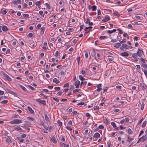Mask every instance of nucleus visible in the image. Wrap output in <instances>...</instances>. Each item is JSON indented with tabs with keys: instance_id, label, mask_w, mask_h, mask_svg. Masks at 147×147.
I'll use <instances>...</instances> for the list:
<instances>
[{
	"instance_id": "obj_1",
	"label": "nucleus",
	"mask_w": 147,
	"mask_h": 147,
	"mask_svg": "<svg viewBox=\"0 0 147 147\" xmlns=\"http://www.w3.org/2000/svg\"><path fill=\"white\" fill-rule=\"evenodd\" d=\"M22 120L18 119H14L11 121L10 123L12 124H18L22 122Z\"/></svg>"
},
{
	"instance_id": "obj_2",
	"label": "nucleus",
	"mask_w": 147,
	"mask_h": 147,
	"mask_svg": "<svg viewBox=\"0 0 147 147\" xmlns=\"http://www.w3.org/2000/svg\"><path fill=\"white\" fill-rule=\"evenodd\" d=\"M4 77L7 80L9 81H11V78L7 74L5 73L3 74Z\"/></svg>"
},
{
	"instance_id": "obj_3",
	"label": "nucleus",
	"mask_w": 147,
	"mask_h": 147,
	"mask_svg": "<svg viewBox=\"0 0 147 147\" xmlns=\"http://www.w3.org/2000/svg\"><path fill=\"white\" fill-rule=\"evenodd\" d=\"M143 53V51L139 48L138 49V51L137 53L139 57H141Z\"/></svg>"
},
{
	"instance_id": "obj_4",
	"label": "nucleus",
	"mask_w": 147,
	"mask_h": 147,
	"mask_svg": "<svg viewBox=\"0 0 147 147\" xmlns=\"http://www.w3.org/2000/svg\"><path fill=\"white\" fill-rule=\"evenodd\" d=\"M85 23L86 24H89L88 25L89 26H92L93 24L92 22H90V20L88 18H87Z\"/></svg>"
},
{
	"instance_id": "obj_5",
	"label": "nucleus",
	"mask_w": 147,
	"mask_h": 147,
	"mask_svg": "<svg viewBox=\"0 0 147 147\" xmlns=\"http://www.w3.org/2000/svg\"><path fill=\"white\" fill-rule=\"evenodd\" d=\"M36 100V102H39L43 105H46V102L45 100H40V99H37Z\"/></svg>"
},
{
	"instance_id": "obj_6",
	"label": "nucleus",
	"mask_w": 147,
	"mask_h": 147,
	"mask_svg": "<svg viewBox=\"0 0 147 147\" xmlns=\"http://www.w3.org/2000/svg\"><path fill=\"white\" fill-rule=\"evenodd\" d=\"M80 84V82L79 80L76 81L74 84V85L76 86V88H79V86Z\"/></svg>"
},
{
	"instance_id": "obj_7",
	"label": "nucleus",
	"mask_w": 147,
	"mask_h": 147,
	"mask_svg": "<svg viewBox=\"0 0 147 147\" xmlns=\"http://www.w3.org/2000/svg\"><path fill=\"white\" fill-rule=\"evenodd\" d=\"M6 90H7L9 93L14 95V96H17V94L11 90L7 88L6 89Z\"/></svg>"
},
{
	"instance_id": "obj_8",
	"label": "nucleus",
	"mask_w": 147,
	"mask_h": 147,
	"mask_svg": "<svg viewBox=\"0 0 147 147\" xmlns=\"http://www.w3.org/2000/svg\"><path fill=\"white\" fill-rule=\"evenodd\" d=\"M111 124L113 127L115 128L117 130H118V129L119 127H117V125L114 122H111Z\"/></svg>"
},
{
	"instance_id": "obj_9",
	"label": "nucleus",
	"mask_w": 147,
	"mask_h": 147,
	"mask_svg": "<svg viewBox=\"0 0 147 147\" xmlns=\"http://www.w3.org/2000/svg\"><path fill=\"white\" fill-rule=\"evenodd\" d=\"M142 137V142H144L147 140V134H146L144 136H143Z\"/></svg>"
},
{
	"instance_id": "obj_10",
	"label": "nucleus",
	"mask_w": 147,
	"mask_h": 147,
	"mask_svg": "<svg viewBox=\"0 0 147 147\" xmlns=\"http://www.w3.org/2000/svg\"><path fill=\"white\" fill-rule=\"evenodd\" d=\"M51 140L53 143L55 144L56 143L57 141L55 137H54L53 136H51Z\"/></svg>"
},
{
	"instance_id": "obj_11",
	"label": "nucleus",
	"mask_w": 147,
	"mask_h": 147,
	"mask_svg": "<svg viewBox=\"0 0 147 147\" xmlns=\"http://www.w3.org/2000/svg\"><path fill=\"white\" fill-rule=\"evenodd\" d=\"M121 46V44L120 43L118 42L115 44L114 47L115 48H118Z\"/></svg>"
},
{
	"instance_id": "obj_12",
	"label": "nucleus",
	"mask_w": 147,
	"mask_h": 147,
	"mask_svg": "<svg viewBox=\"0 0 147 147\" xmlns=\"http://www.w3.org/2000/svg\"><path fill=\"white\" fill-rule=\"evenodd\" d=\"M121 55L123 56H127V57L129 56V53L126 52H125L122 53L121 54Z\"/></svg>"
},
{
	"instance_id": "obj_13",
	"label": "nucleus",
	"mask_w": 147,
	"mask_h": 147,
	"mask_svg": "<svg viewBox=\"0 0 147 147\" xmlns=\"http://www.w3.org/2000/svg\"><path fill=\"white\" fill-rule=\"evenodd\" d=\"M53 82L56 84H59L60 82L59 80H58L56 78H54L53 80Z\"/></svg>"
},
{
	"instance_id": "obj_14",
	"label": "nucleus",
	"mask_w": 147,
	"mask_h": 147,
	"mask_svg": "<svg viewBox=\"0 0 147 147\" xmlns=\"http://www.w3.org/2000/svg\"><path fill=\"white\" fill-rule=\"evenodd\" d=\"M1 27L3 30L4 32H6L8 30L7 26H2Z\"/></svg>"
},
{
	"instance_id": "obj_15",
	"label": "nucleus",
	"mask_w": 147,
	"mask_h": 147,
	"mask_svg": "<svg viewBox=\"0 0 147 147\" xmlns=\"http://www.w3.org/2000/svg\"><path fill=\"white\" fill-rule=\"evenodd\" d=\"M109 34H111L113 33V32H115L116 31V30L115 29H113L112 30H109L106 31Z\"/></svg>"
},
{
	"instance_id": "obj_16",
	"label": "nucleus",
	"mask_w": 147,
	"mask_h": 147,
	"mask_svg": "<svg viewBox=\"0 0 147 147\" xmlns=\"http://www.w3.org/2000/svg\"><path fill=\"white\" fill-rule=\"evenodd\" d=\"M28 111L30 112V113H34V111H33V110L30 107H28Z\"/></svg>"
},
{
	"instance_id": "obj_17",
	"label": "nucleus",
	"mask_w": 147,
	"mask_h": 147,
	"mask_svg": "<svg viewBox=\"0 0 147 147\" xmlns=\"http://www.w3.org/2000/svg\"><path fill=\"white\" fill-rule=\"evenodd\" d=\"M140 86L143 88L144 89H146V86L145 84H143L142 83H140Z\"/></svg>"
},
{
	"instance_id": "obj_18",
	"label": "nucleus",
	"mask_w": 147,
	"mask_h": 147,
	"mask_svg": "<svg viewBox=\"0 0 147 147\" xmlns=\"http://www.w3.org/2000/svg\"><path fill=\"white\" fill-rule=\"evenodd\" d=\"M14 129L17 130H20V131H22V129L20 128V127L19 126H17L16 127H14Z\"/></svg>"
},
{
	"instance_id": "obj_19",
	"label": "nucleus",
	"mask_w": 147,
	"mask_h": 147,
	"mask_svg": "<svg viewBox=\"0 0 147 147\" xmlns=\"http://www.w3.org/2000/svg\"><path fill=\"white\" fill-rule=\"evenodd\" d=\"M100 135L98 133H96L94 135V137L98 138L100 137Z\"/></svg>"
},
{
	"instance_id": "obj_20",
	"label": "nucleus",
	"mask_w": 147,
	"mask_h": 147,
	"mask_svg": "<svg viewBox=\"0 0 147 147\" xmlns=\"http://www.w3.org/2000/svg\"><path fill=\"white\" fill-rule=\"evenodd\" d=\"M20 88H21L25 92H27V90L26 89L24 86H22V85H20Z\"/></svg>"
},
{
	"instance_id": "obj_21",
	"label": "nucleus",
	"mask_w": 147,
	"mask_h": 147,
	"mask_svg": "<svg viewBox=\"0 0 147 147\" xmlns=\"http://www.w3.org/2000/svg\"><path fill=\"white\" fill-rule=\"evenodd\" d=\"M147 123V121H144L143 123L142 124V128H144L146 126V124Z\"/></svg>"
},
{
	"instance_id": "obj_22",
	"label": "nucleus",
	"mask_w": 147,
	"mask_h": 147,
	"mask_svg": "<svg viewBox=\"0 0 147 147\" xmlns=\"http://www.w3.org/2000/svg\"><path fill=\"white\" fill-rule=\"evenodd\" d=\"M45 29V28L44 27H42L41 28V33L43 34Z\"/></svg>"
},
{
	"instance_id": "obj_23",
	"label": "nucleus",
	"mask_w": 147,
	"mask_h": 147,
	"mask_svg": "<svg viewBox=\"0 0 147 147\" xmlns=\"http://www.w3.org/2000/svg\"><path fill=\"white\" fill-rule=\"evenodd\" d=\"M45 119L46 121H49V117H48L47 114L45 113Z\"/></svg>"
},
{
	"instance_id": "obj_24",
	"label": "nucleus",
	"mask_w": 147,
	"mask_h": 147,
	"mask_svg": "<svg viewBox=\"0 0 147 147\" xmlns=\"http://www.w3.org/2000/svg\"><path fill=\"white\" fill-rule=\"evenodd\" d=\"M27 119L28 120L32 121H33L34 120V118L29 117H27Z\"/></svg>"
},
{
	"instance_id": "obj_25",
	"label": "nucleus",
	"mask_w": 147,
	"mask_h": 147,
	"mask_svg": "<svg viewBox=\"0 0 147 147\" xmlns=\"http://www.w3.org/2000/svg\"><path fill=\"white\" fill-rule=\"evenodd\" d=\"M135 17L137 20H141L142 19V18H141V17L139 16L136 15Z\"/></svg>"
},
{
	"instance_id": "obj_26",
	"label": "nucleus",
	"mask_w": 147,
	"mask_h": 147,
	"mask_svg": "<svg viewBox=\"0 0 147 147\" xmlns=\"http://www.w3.org/2000/svg\"><path fill=\"white\" fill-rule=\"evenodd\" d=\"M96 54V51L95 50H93L92 51V52L91 53V55L92 57H94L95 55Z\"/></svg>"
},
{
	"instance_id": "obj_27",
	"label": "nucleus",
	"mask_w": 147,
	"mask_h": 147,
	"mask_svg": "<svg viewBox=\"0 0 147 147\" xmlns=\"http://www.w3.org/2000/svg\"><path fill=\"white\" fill-rule=\"evenodd\" d=\"M122 46L125 48L127 49H129V48H127L128 45L126 44H123Z\"/></svg>"
},
{
	"instance_id": "obj_28",
	"label": "nucleus",
	"mask_w": 147,
	"mask_h": 147,
	"mask_svg": "<svg viewBox=\"0 0 147 147\" xmlns=\"http://www.w3.org/2000/svg\"><path fill=\"white\" fill-rule=\"evenodd\" d=\"M92 11H96L97 9V7L96 6L94 5L92 6Z\"/></svg>"
},
{
	"instance_id": "obj_29",
	"label": "nucleus",
	"mask_w": 147,
	"mask_h": 147,
	"mask_svg": "<svg viewBox=\"0 0 147 147\" xmlns=\"http://www.w3.org/2000/svg\"><path fill=\"white\" fill-rule=\"evenodd\" d=\"M79 78L82 81H84L85 80V78L82 77L81 75H79Z\"/></svg>"
},
{
	"instance_id": "obj_30",
	"label": "nucleus",
	"mask_w": 147,
	"mask_h": 147,
	"mask_svg": "<svg viewBox=\"0 0 147 147\" xmlns=\"http://www.w3.org/2000/svg\"><path fill=\"white\" fill-rule=\"evenodd\" d=\"M127 138L128 139L127 141L129 142H130L132 140H133V138H130L129 137H127Z\"/></svg>"
},
{
	"instance_id": "obj_31",
	"label": "nucleus",
	"mask_w": 147,
	"mask_h": 147,
	"mask_svg": "<svg viewBox=\"0 0 147 147\" xmlns=\"http://www.w3.org/2000/svg\"><path fill=\"white\" fill-rule=\"evenodd\" d=\"M41 1H37L36 2V3H35V5H36V6H38L39 5H40L41 4Z\"/></svg>"
},
{
	"instance_id": "obj_32",
	"label": "nucleus",
	"mask_w": 147,
	"mask_h": 147,
	"mask_svg": "<svg viewBox=\"0 0 147 147\" xmlns=\"http://www.w3.org/2000/svg\"><path fill=\"white\" fill-rule=\"evenodd\" d=\"M107 36H101L100 37V39H104L107 38Z\"/></svg>"
},
{
	"instance_id": "obj_33",
	"label": "nucleus",
	"mask_w": 147,
	"mask_h": 147,
	"mask_svg": "<svg viewBox=\"0 0 147 147\" xmlns=\"http://www.w3.org/2000/svg\"><path fill=\"white\" fill-rule=\"evenodd\" d=\"M39 14L42 17H44V15L43 12L42 11H40L39 12Z\"/></svg>"
},
{
	"instance_id": "obj_34",
	"label": "nucleus",
	"mask_w": 147,
	"mask_h": 147,
	"mask_svg": "<svg viewBox=\"0 0 147 147\" xmlns=\"http://www.w3.org/2000/svg\"><path fill=\"white\" fill-rule=\"evenodd\" d=\"M8 102V101L7 100H4L2 101L1 102V103L2 104H6Z\"/></svg>"
},
{
	"instance_id": "obj_35",
	"label": "nucleus",
	"mask_w": 147,
	"mask_h": 147,
	"mask_svg": "<svg viewBox=\"0 0 147 147\" xmlns=\"http://www.w3.org/2000/svg\"><path fill=\"white\" fill-rule=\"evenodd\" d=\"M92 27V26H89L86 27L84 29L85 31H86L88 29H91Z\"/></svg>"
},
{
	"instance_id": "obj_36",
	"label": "nucleus",
	"mask_w": 147,
	"mask_h": 147,
	"mask_svg": "<svg viewBox=\"0 0 147 147\" xmlns=\"http://www.w3.org/2000/svg\"><path fill=\"white\" fill-rule=\"evenodd\" d=\"M137 56L138 55L136 53H134L133 54V55H132V57L134 58H136V57H137Z\"/></svg>"
},
{
	"instance_id": "obj_37",
	"label": "nucleus",
	"mask_w": 147,
	"mask_h": 147,
	"mask_svg": "<svg viewBox=\"0 0 147 147\" xmlns=\"http://www.w3.org/2000/svg\"><path fill=\"white\" fill-rule=\"evenodd\" d=\"M113 14L116 16H117L118 17H119L120 16V14L118 13L117 11H115L114 12Z\"/></svg>"
},
{
	"instance_id": "obj_38",
	"label": "nucleus",
	"mask_w": 147,
	"mask_h": 147,
	"mask_svg": "<svg viewBox=\"0 0 147 147\" xmlns=\"http://www.w3.org/2000/svg\"><path fill=\"white\" fill-rule=\"evenodd\" d=\"M41 24H38L36 27V29L37 30L39 29L41 27Z\"/></svg>"
},
{
	"instance_id": "obj_39",
	"label": "nucleus",
	"mask_w": 147,
	"mask_h": 147,
	"mask_svg": "<svg viewBox=\"0 0 147 147\" xmlns=\"http://www.w3.org/2000/svg\"><path fill=\"white\" fill-rule=\"evenodd\" d=\"M45 4L48 9H50V6L48 3H46Z\"/></svg>"
},
{
	"instance_id": "obj_40",
	"label": "nucleus",
	"mask_w": 147,
	"mask_h": 147,
	"mask_svg": "<svg viewBox=\"0 0 147 147\" xmlns=\"http://www.w3.org/2000/svg\"><path fill=\"white\" fill-rule=\"evenodd\" d=\"M128 132L129 134H131L133 133V132H132L130 128H129L128 129Z\"/></svg>"
},
{
	"instance_id": "obj_41",
	"label": "nucleus",
	"mask_w": 147,
	"mask_h": 147,
	"mask_svg": "<svg viewBox=\"0 0 147 147\" xmlns=\"http://www.w3.org/2000/svg\"><path fill=\"white\" fill-rule=\"evenodd\" d=\"M25 122H26V123H25L23 125L24 126H30V124H29L28 123V121H25Z\"/></svg>"
},
{
	"instance_id": "obj_42",
	"label": "nucleus",
	"mask_w": 147,
	"mask_h": 147,
	"mask_svg": "<svg viewBox=\"0 0 147 147\" xmlns=\"http://www.w3.org/2000/svg\"><path fill=\"white\" fill-rule=\"evenodd\" d=\"M117 30L119 31V32L120 34H122L123 33V31L121 30L120 29H117Z\"/></svg>"
},
{
	"instance_id": "obj_43",
	"label": "nucleus",
	"mask_w": 147,
	"mask_h": 147,
	"mask_svg": "<svg viewBox=\"0 0 147 147\" xmlns=\"http://www.w3.org/2000/svg\"><path fill=\"white\" fill-rule=\"evenodd\" d=\"M144 103H142L141 105V109L142 110H143L144 108Z\"/></svg>"
},
{
	"instance_id": "obj_44",
	"label": "nucleus",
	"mask_w": 147,
	"mask_h": 147,
	"mask_svg": "<svg viewBox=\"0 0 147 147\" xmlns=\"http://www.w3.org/2000/svg\"><path fill=\"white\" fill-rule=\"evenodd\" d=\"M57 122L59 124V125L60 126H62V123L59 120H58V121H57Z\"/></svg>"
},
{
	"instance_id": "obj_45",
	"label": "nucleus",
	"mask_w": 147,
	"mask_h": 147,
	"mask_svg": "<svg viewBox=\"0 0 147 147\" xmlns=\"http://www.w3.org/2000/svg\"><path fill=\"white\" fill-rule=\"evenodd\" d=\"M129 120V119L128 117L125 118L124 119V121L125 122H128Z\"/></svg>"
},
{
	"instance_id": "obj_46",
	"label": "nucleus",
	"mask_w": 147,
	"mask_h": 147,
	"mask_svg": "<svg viewBox=\"0 0 147 147\" xmlns=\"http://www.w3.org/2000/svg\"><path fill=\"white\" fill-rule=\"evenodd\" d=\"M94 110H96V109H99V107L98 106H94Z\"/></svg>"
},
{
	"instance_id": "obj_47",
	"label": "nucleus",
	"mask_w": 147,
	"mask_h": 147,
	"mask_svg": "<svg viewBox=\"0 0 147 147\" xmlns=\"http://www.w3.org/2000/svg\"><path fill=\"white\" fill-rule=\"evenodd\" d=\"M126 39L125 38V39H124L122 41H120V40L119 41H120V43H123L126 42Z\"/></svg>"
},
{
	"instance_id": "obj_48",
	"label": "nucleus",
	"mask_w": 147,
	"mask_h": 147,
	"mask_svg": "<svg viewBox=\"0 0 147 147\" xmlns=\"http://www.w3.org/2000/svg\"><path fill=\"white\" fill-rule=\"evenodd\" d=\"M105 18L106 19V20H107V21L110 20V19L109 16L108 15L106 16Z\"/></svg>"
},
{
	"instance_id": "obj_49",
	"label": "nucleus",
	"mask_w": 147,
	"mask_h": 147,
	"mask_svg": "<svg viewBox=\"0 0 147 147\" xmlns=\"http://www.w3.org/2000/svg\"><path fill=\"white\" fill-rule=\"evenodd\" d=\"M69 82L67 83L64 85L63 87H67L69 86Z\"/></svg>"
},
{
	"instance_id": "obj_50",
	"label": "nucleus",
	"mask_w": 147,
	"mask_h": 147,
	"mask_svg": "<svg viewBox=\"0 0 147 147\" xmlns=\"http://www.w3.org/2000/svg\"><path fill=\"white\" fill-rule=\"evenodd\" d=\"M28 86L32 90H35V89L32 87L30 85H28Z\"/></svg>"
},
{
	"instance_id": "obj_51",
	"label": "nucleus",
	"mask_w": 147,
	"mask_h": 147,
	"mask_svg": "<svg viewBox=\"0 0 147 147\" xmlns=\"http://www.w3.org/2000/svg\"><path fill=\"white\" fill-rule=\"evenodd\" d=\"M53 99L57 102H59V100L57 98H55V97H53Z\"/></svg>"
},
{
	"instance_id": "obj_52",
	"label": "nucleus",
	"mask_w": 147,
	"mask_h": 147,
	"mask_svg": "<svg viewBox=\"0 0 147 147\" xmlns=\"http://www.w3.org/2000/svg\"><path fill=\"white\" fill-rule=\"evenodd\" d=\"M55 90L57 91H59L60 90V88L59 87H55L54 88Z\"/></svg>"
},
{
	"instance_id": "obj_53",
	"label": "nucleus",
	"mask_w": 147,
	"mask_h": 147,
	"mask_svg": "<svg viewBox=\"0 0 147 147\" xmlns=\"http://www.w3.org/2000/svg\"><path fill=\"white\" fill-rule=\"evenodd\" d=\"M29 15L26 14H23V16L26 18H28L29 17Z\"/></svg>"
},
{
	"instance_id": "obj_54",
	"label": "nucleus",
	"mask_w": 147,
	"mask_h": 147,
	"mask_svg": "<svg viewBox=\"0 0 147 147\" xmlns=\"http://www.w3.org/2000/svg\"><path fill=\"white\" fill-rule=\"evenodd\" d=\"M98 15H99L101 14V12L100 9H98Z\"/></svg>"
},
{
	"instance_id": "obj_55",
	"label": "nucleus",
	"mask_w": 147,
	"mask_h": 147,
	"mask_svg": "<svg viewBox=\"0 0 147 147\" xmlns=\"http://www.w3.org/2000/svg\"><path fill=\"white\" fill-rule=\"evenodd\" d=\"M84 102H81L78 104L77 105H84Z\"/></svg>"
},
{
	"instance_id": "obj_56",
	"label": "nucleus",
	"mask_w": 147,
	"mask_h": 147,
	"mask_svg": "<svg viewBox=\"0 0 147 147\" xmlns=\"http://www.w3.org/2000/svg\"><path fill=\"white\" fill-rule=\"evenodd\" d=\"M6 141L7 142H9L11 141V139L9 138H7L6 139Z\"/></svg>"
},
{
	"instance_id": "obj_57",
	"label": "nucleus",
	"mask_w": 147,
	"mask_h": 147,
	"mask_svg": "<svg viewBox=\"0 0 147 147\" xmlns=\"http://www.w3.org/2000/svg\"><path fill=\"white\" fill-rule=\"evenodd\" d=\"M1 12L3 14H6L7 13V11L5 10H3L1 11Z\"/></svg>"
},
{
	"instance_id": "obj_58",
	"label": "nucleus",
	"mask_w": 147,
	"mask_h": 147,
	"mask_svg": "<svg viewBox=\"0 0 147 147\" xmlns=\"http://www.w3.org/2000/svg\"><path fill=\"white\" fill-rule=\"evenodd\" d=\"M140 60L144 63H145L146 62V60H144V59H143L142 58H140Z\"/></svg>"
},
{
	"instance_id": "obj_59",
	"label": "nucleus",
	"mask_w": 147,
	"mask_h": 147,
	"mask_svg": "<svg viewBox=\"0 0 147 147\" xmlns=\"http://www.w3.org/2000/svg\"><path fill=\"white\" fill-rule=\"evenodd\" d=\"M79 91L78 89H75L73 90V92L74 93L76 92H78Z\"/></svg>"
},
{
	"instance_id": "obj_60",
	"label": "nucleus",
	"mask_w": 147,
	"mask_h": 147,
	"mask_svg": "<svg viewBox=\"0 0 147 147\" xmlns=\"http://www.w3.org/2000/svg\"><path fill=\"white\" fill-rule=\"evenodd\" d=\"M104 128V127L102 125H100L99 126V129H103Z\"/></svg>"
},
{
	"instance_id": "obj_61",
	"label": "nucleus",
	"mask_w": 147,
	"mask_h": 147,
	"mask_svg": "<svg viewBox=\"0 0 147 147\" xmlns=\"http://www.w3.org/2000/svg\"><path fill=\"white\" fill-rule=\"evenodd\" d=\"M114 111L115 112L117 113V112H119V111L120 110L118 109H115L114 110Z\"/></svg>"
},
{
	"instance_id": "obj_62",
	"label": "nucleus",
	"mask_w": 147,
	"mask_h": 147,
	"mask_svg": "<svg viewBox=\"0 0 147 147\" xmlns=\"http://www.w3.org/2000/svg\"><path fill=\"white\" fill-rule=\"evenodd\" d=\"M26 136V135L25 134H22L21 135V137L22 138H25Z\"/></svg>"
},
{
	"instance_id": "obj_63",
	"label": "nucleus",
	"mask_w": 147,
	"mask_h": 147,
	"mask_svg": "<svg viewBox=\"0 0 147 147\" xmlns=\"http://www.w3.org/2000/svg\"><path fill=\"white\" fill-rule=\"evenodd\" d=\"M142 66L144 68H147V65L146 64H143Z\"/></svg>"
},
{
	"instance_id": "obj_64",
	"label": "nucleus",
	"mask_w": 147,
	"mask_h": 147,
	"mask_svg": "<svg viewBox=\"0 0 147 147\" xmlns=\"http://www.w3.org/2000/svg\"><path fill=\"white\" fill-rule=\"evenodd\" d=\"M28 36L30 37H32L33 36V34L32 33H30L28 34Z\"/></svg>"
}]
</instances>
